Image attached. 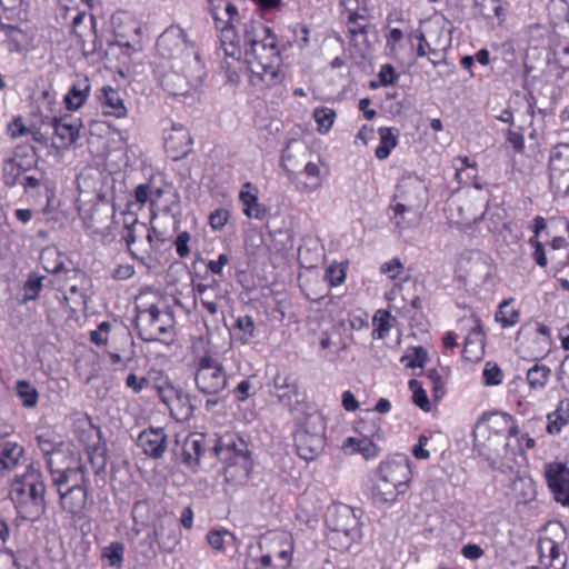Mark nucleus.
Listing matches in <instances>:
<instances>
[{
	"instance_id": "f257e3e1",
	"label": "nucleus",
	"mask_w": 569,
	"mask_h": 569,
	"mask_svg": "<svg viewBox=\"0 0 569 569\" xmlns=\"http://www.w3.org/2000/svg\"><path fill=\"white\" fill-rule=\"evenodd\" d=\"M48 469L56 487L62 509L72 516H81L88 499V478L82 466L54 470L51 459L47 461Z\"/></svg>"
},
{
	"instance_id": "f03ea898",
	"label": "nucleus",
	"mask_w": 569,
	"mask_h": 569,
	"mask_svg": "<svg viewBox=\"0 0 569 569\" xmlns=\"http://www.w3.org/2000/svg\"><path fill=\"white\" fill-rule=\"evenodd\" d=\"M411 480L409 459L399 456L381 462L375 476L372 497L376 502L390 503L403 495Z\"/></svg>"
},
{
	"instance_id": "7ed1b4c3",
	"label": "nucleus",
	"mask_w": 569,
	"mask_h": 569,
	"mask_svg": "<svg viewBox=\"0 0 569 569\" xmlns=\"http://www.w3.org/2000/svg\"><path fill=\"white\" fill-rule=\"evenodd\" d=\"M212 450L224 463L223 476L226 482L237 487L249 480L252 458L248 445L242 439L219 441L212 447Z\"/></svg>"
},
{
	"instance_id": "20e7f679",
	"label": "nucleus",
	"mask_w": 569,
	"mask_h": 569,
	"mask_svg": "<svg viewBox=\"0 0 569 569\" xmlns=\"http://www.w3.org/2000/svg\"><path fill=\"white\" fill-rule=\"evenodd\" d=\"M206 68L200 57L190 52V62L176 61L161 79L163 89L170 96H187L202 86Z\"/></svg>"
},
{
	"instance_id": "39448f33",
	"label": "nucleus",
	"mask_w": 569,
	"mask_h": 569,
	"mask_svg": "<svg viewBox=\"0 0 569 569\" xmlns=\"http://www.w3.org/2000/svg\"><path fill=\"white\" fill-rule=\"evenodd\" d=\"M326 426L321 413L313 411L305 416L295 435L298 455L306 461L315 460L325 449Z\"/></svg>"
},
{
	"instance_id": "423d86ee",
	"label": "nucleus",
	"mask_w": 569,
	"mask_h": 569,
	"mask_svg": "<svg viewBox=\"0 0 569 569\" xmlns=\"http://www.w3.org/2000/svg\"><path fill=\"white\" fill-rule=\"evenodd\" d=\"M134 325L143 341H166L173 330V317L170 311L160 310L156 305L146 309L137 307Z\"/></svg>"
},
{
	"instance_id": "0eeeda50",
	"label": "nucleus",
	"mask_w": 569,
	"mask_h": 569,
	"mask_svg": "<svg viewBox=\"0 0 569 569\" xmlns=\"http://www.w3.org/2000/svg\"><path fill=\"white\" fill-rule=\"evenodd\" d=\"M250 82L259 88L274 86L279 79V52L277 44H263L262 51L246 58Z\"/></svg>"
},
{
	"instance_id": "6e6552de",
	"label": "nucleus",
	"mask_w": 569,
	"mask_h": 569,
	"mask_svg": "<svg viewBox=\"0 0 569 569\" xmlns=\"http://www.w3.org/2000/svg\"><path fill=\"white\" fill-rule=\"evenodd\" d=\"M46 487L42 481V475L38 468L30 465L27 471L17 476L11 485L10 498L18 506L28 501L37 509L44 506Z\"/></svg>"
},
{
	"instance_id": "1a4fd4ad",
	"label": "nucleus",
	"mask_w": 569,
	"mask_h": 569,
	"mask_svg": "<svg viewBox=\"0 0 569 569\" xmlns=\"http://www.w3.org/2000/svg\"><path fill=\"white\" fill-rule=\"evenodd\" d=\"M194 382L201 393L216 396L226 389L228 377L221 362L207 355L198 360Z\"/></svg>"
},
{
	"instance_id": "9d476101",
	"label": "nucleus",
	"mask_w": 569,
	"mask_h": 569,
	"mask_svg": "<svg viewBox=\"0 0 569 569\" xmlns=\"http://www.w3.org/2000/svg\"><path fill=\"white\" fill-rule=\"evenodd\" d=\"M480 455L483 456L492 469L501 471L512 470L517 463V457L522 453L518 440L511 445L506 439H491L487 437L480 445Z\"/></svg>"
},
{
	"instance_id": "9b49d317",
	"label": "nucleus",
	"mask_w": 569,
	"mask_h": 569,
	"mask_svg": "<svg viewBox=\"0 0 569 569\" xmlns=\"http://www.w3.org/2000/svg\"><path fill=\"white\" fill-rule=\"evenodd\" d=\"M157 51L164 59L181 63L190 62V52L200 57L198 50L190 43L180 28L167 29L157 40Z\"/></svg>"
},
{
	"instance_id": "f8f14e48",
	"label": "nucleus",
	"mask_w": 569,
	"mask_h": 569,
	"mask_svg": "<svg viewBox=\"0 0 569 569\" xmlns=\"http://www.w3.org/2000/svg\"><path fill=\"white\" fill-rule=\"evenodd\" d=\"M178 543V528L172 518H159L153 523L151 535H148L147 539L141 542L147 548L142 550V555L146 559H152L157 556L156 545L164 551L171 552Z\"/></svg>"
},
{
	"instance_id": "ddd939ff",
	"label": "nucleus",
	"mask_w": 569,
	"mask_h": 569,
	"mask_svg": "<svg viewBox=\"0 0 569 569\" xmlns=\"http://www.w3.org/2000/svg\"><path fill=\"white\" fill-rule=\"evenodd\" d=\"M331 540L340 543L339 548L348 550L359 537L358 520L349 507L337 508L328 518Z\"/></svg>"
},
{
	"instance_id": "4468645a",
	"label": "nucleus",
	"mask_w": 569,
	"mask_h": 569,
	"mask_svg": "<svg viewBox=\"0 0 569 569\" xmlns=\"http://www.w3.org/2000/svg\"><path fill=\"white\" fill-rule=\"evenodd\" d=\"M160 400L167 406L170 416L177 421H187L193 413L191 398L181 388L173 386L170 381H164L156 386Z\"/></svg>"
},
{
	"instance_id": "2eb2a0df",
	"label": "nucleus",
	"mask_w": 569,
	"mask_h": 569,
	"mask_svg": "<svg viewBox=\"0 0 569 569\" xmlns=\"http://www.w3.org/2000/svg\"><path fill=\"white\" fill-rule=\"evenodd\" d=\"M81 122L72 116L44 117L43 127L52 130L57 141H52L57 148H66L72 144L79 137Z\"/></svg>"
},
{
	"instance_id": "dca6fc26",
	"label": "nucleus",
	"mask_w": 569,
	"mask_h": 569,
	"mask_svg": "<svg viewBox=\"0 0 569 569\" xmlns=\"http://www.w3.org/2000/svg\"><path fill=\"white\" fill-rule=\"evenodd\" d=\"M277 44L274 34L271 29L264 26L262 22L250 19L243 23L241 43L248 46L246 49V58L262 51L263 44Z\"/></svg>"
},
{
	"instance_id": "f3484780",
	"label": "nucleus",
	"mask_w": 569,
	"mask_h": 569,
	"mask_svg": "<svg viewBox=\"0 0 569 569\" xmlns=\"http://www.w3.org/2000/svg\"><path fill=\"white\" fill-rule=\"evenodd\" d=\"M270 395L276 397L283 407H287L290 410L303 400V396L299 391L297 381L288 373H277L274 376L270 388Z\"/></svg>"
},
{
	"instance_id": "a211bd4d",
	"label": "nucleus",
	"mask_w": 569,
	"mask_h": 569,
	"mask_svg": "<svg viewBox=\"0 0 569 569\" xmlns=\"http://www.w3.org/2000/svg\"><path fill=\"white\" fill-rule=\"evenodd\" d=\"M546 478L548 486L552 491L555 499L565 505H569V468L562 463H550L546 468Z\"/></svg>"
},
{
	"instance_id": "6ab92c4d",
	"label": "nucleus",
	"mask_w": 569,
	"mask_h": 569,
	"mask_svg": "<svg viewBox=\"0 0 569 569\" xmlns=\"http://www.w3.org/2000/svg\"><path fill=\"white\" fill-rule=\"evenodd\" d=\"M191 137L181 124H172L164 137V149L172 160H179L191 151Z\"/></svg>"
},
{
	"instance_id": "aec40b11",
	"label": "nucleus",
	"mask_w": 569,
	"mask_h": 569,
	"mask_svg": "<svg viewBox=\"0 0 569 569\" xmlns=\"http://www.w3.org/2000/svg\"><path fill=\"white\" fill-rule=\"evenodd\" d=\"M137 445L143 452L153 458L163 457L167 449V435L163 428H149L143 430L137 439Z\"/></svg>"
},
{
	"instance_id": "412c9836",
	"label": "nucleus",
	"mask_w": 569,
	"mask_h": 569,
	"mask_svg": "<svg viewBox=\"0 0 569 569\" xmlns=\"http://www.w3.org/2000/svg\"><path fill=\"white\" fill-rule=\"evenodd\" d=\"M510 425V415L505 412H490L485 413L479 420L475 437H478V433L482 435L485 432L488 433V437L491 439H506V431Z\"/></svg>"
},
{
	"instance_id": "4be33fe9",
	"label": "nucleus",
	"mask_w": 569,
	"mask_h": 569,
	"mask_svg": "<svg viewBox=\"0 0 569 569\" xmlns=\"http://www.w3.org/2000/svg\"><path fill=\"white\" fill-rule=\"evenodd\" d=\"M206 451V438L202 433H193L186 438L181 447L182 463L194 469Z\"/></svg>"
},
{
	"instance_id": "5701e85b",
	"label": "nucleus",
	"mask_w": 569,
	"mask_h": 569,
	"mask_svg": "<svg viewBox=\"0 0 569 569\" xmlns=\"http://www.w3.org/2000/svg\"><path fill=\"white\" fill-rule=\"evenodd\" d=\"M216 29L220 33V44L228 58L239 62L241 56V36L236 31V24H219Z\"/></svg>"
},
{
	"instance_id": "b1692460",
	"label": "nucleus",
	"mask_w": 569,
	"mask_h": 569,
	"mask_svg": "<svg viewBox=\"0 0 569 569\" xmlns=\"http://www.w3.org/2000/svg\"><path fill=\"white\" fill-rule=\"evenodd\" d=\"M240 200L243 203V212L248 218L261 220L267 210L258 202V189L251 182H246L240 191Z\"/></svg>"
},
{
	"instance_id": "393cba45",
	"label": "nucleus",
	"mask_w": 569,
	"mask_h": 569,
	"mask_svg": "<svg viewBox=\"0 0 569 569\" xmlns=\"http://www.w3.org/2000/svg\"><path fill=\"white\" fill-rule=\"evenodd\" d=\"M100 100L106 114L113 116L116 118H124L127 116V107L124 106L119 91L116 89L111 87H103Z\"/></svg>"
},
{
	"instance_id": "a878e982",
	"label": "nucleus",
	"mask_w": 569,
	"mask_h": 569,
	"mask_svg": "<svg viewBox=\"0 0 569 569\" xmlns=\"http://www.w3.org/2000/svg\"><path fill=\"white\" fill-rule=\"evenodd\" d=\"M90 92V82L88 78L77 80L64 97L66 106L69 110L81 108Z\"/></svg>"
},
{
	"instance_id": "bb28decb",
	"label": "nucleus",
	"mask_w": 569,
	"mask_h": 569,
	"mask_svg": "<svg viewBox=\"0 0 569 569\" xmlns=\"http://www.w3.org/2000/svg\"><path fill=\"white\" fill-rule=\"evenodd\" d=\"M346 24L353 44L356 47L367 48L369 46L367 39V32L369 27L368 21H362L361 18H346Z\"/></svg>"
},
{
	"instance_id": "cd10ccee",
	"label": "nucleus",
	"mask_w": 569,
	"mask_h": 569,
	"mask_svg": "<svg viewBox=\"0 0 569 569\" xmlns=\"http://www.w3.org/2000/svg\"><path fill=\"white\" fill-rule=\"evenodd\" d=\"M547 430L549 433H558L569 421V399L561 400L558 408L548 415Z\"/></svg>"
},
{
	"instance_id": "c85d7f7f",
	"label": "nucleus",
	"mask_w": 569,
	"mask_h": 569,
	"mask_svg": "<svg viewBox=\"0 0 569 569\" xmlns=\"http://www.w3.org/2000/svg\"><path fill=\"white\" fill-rule=\"evenodd\" d=\"M339 4L346 18H361L362 21H369L370 9L368 0H340Z\"/></svg>"
},
{
	"instance_id": "c756f323",
	"label": "nucleus",
	"mask_w": 569,
	"mask_h": 569,
	"mask_svg": "<svg viewBox=\"0 0 569 569\" xmlns=\"http://www.w3.org/2000/svg\"><path fill=\"white\" fill-rule=\"evenodd\" d=\"M171 187L164 183L162 187H152L150 183L139 184L136 189V200L139 203L150 201L156 203L166 192H169Z\"/></svg>"
},
{
	"instance_id": "7c9ffc66",
	"label": "nucleus",
	"mask_w": 569,
	"mask_h": 569,
	"mask_svg": "<svg viewBox=\"0 0 569 569\" xmlns=\"http://www.w3.org/2000/svg\"><path fill=\"white\" fill-rule=\"evenodd\" d=\"M101 559L107 560L112 568L120 569L124 561V546L120 541H112L102 548Z\"/></svg>"
},
{
	"instance_id": "2f4dec72",
	"label": "nucleus",
	"mask_w": 569,
	"mask_h": 569,
	"mask_svg": "<svg viewBox=\"0 0 569 569\" xmlns=\"http://www.w3.org/2000/svg\"><path fill=\"white\" fill-rule=\"evenodd\" d=\"M511 490L521 502H528L536 496L535 482L529 477H517L512 481Z\"/></svg>"
},
{
	"instance_id": "473e14b6",
	"label": "nucleus",
	"mask_w": 569,
	"mask_h": 569,
	"mask_svg": "<svg viewBox=\"0 0 569 569\" xmlns=\"http://www.w3.org/2000/svg\"><path fill=\"white\" fill-rule=\"evenodd\" d=\"M380 143L376 149V157L378 159H386L389 157L391 150L397 146L398 133L392 128H380Z\"/></svg>"
},
{
	"instance_id": "72a5a7b5",
	"label": "nucleus",
	"mask_w": 569,
	"mask_h": 569,
	"mask_svg": "<svg viewBox=\"0 0 569 569\" xmlns=\"http://www.w3.org/2000/svg\"><path fill=\"white\" fill-rule=\"evenodd\" d=\"M343 448H351L352 452H360L366 459L377 457L378 447L368 438L355 439L349 437L343 442Z\"/></svg>"
},
{
	"instance_id": "f704fd0d",
	"label": "nucleus",
	"mask_w": 569,
	"mask_h": 569,
	"mask_svg": "<svg viewBox=\"0 0 569 569\" xmlns=\"http://www.w3.org/2000/svg\"><path fill=\"white\" fill-rule=\"evenodd\" d=\"M551 375L550 368L543 365H535L527 372V380L532 389H543Z\"/></svg>"
},
{
	"instance_id": "c9c22d12",
	"label": "nucleus",
	"mask_w": 569,
	"mask_h": 569,
	"mask_svg": "<svg viewBox=\"0 0 569 569\" xmlns=\"http://www.w3.org/2000/svg\"><path fill=\"white\" fill-rule=\"evenodd\" d=\"M208 289H219V282L212 280L210 283H198L194 286V291L200 296L202 306L210 315H216L218 311V305L212 299V295H208Z\"/></svg>"
},
{
	"instance_id": "e433bc0d",
	"label": "nucleus",
	"mask_w": 569,
	"mask_h": 569,
	"mask_svg": "<svg viewBox=\"0 0 569 569\" xmlns=\"http://www.w3.org/2000/svg\"><path fill=\"white\" fill-rule=\"evenodd\" d=\"M17 395L27 408H33L38 403L39 395L37 389L28 381L20 380L16 386Z\"/></svg>"
},
{
	"instance_id": "4c0bfd02",
	"label": "nucleus",
	"mask_w": 569,
	"mask_h": 569,
	"mask_svg": "<svg viewBox=\"0 0 569 569\" xmlns=\"http://www.w3.org/2000/svg\"><path fill=\"white\" fill-rule=\"evenodd\" d=\"M510 305L511 300H505L495 316L503 328L515 326L519 320V311Z\"/></svg>"
},
{
	"instance_id": "58836bf2",
	"label": "nucleus",
	"mask_w": 569,
	"mask_h": 569,
	"mask_svg": "<svg viewBox=\"0 0 569 569\" xmlns=\"http://www.w3.org/2000/svg\"><path fill=\"white\" fill-rule=\"evenodd\" d=\"M539 552L540 559L543 561L545 558L549 559L548 565H552L560 558V549L558 543L549 537H543L539 540Z\"/></svg>"
},
{
	"instance_id": "ea45409f",
	"label": "nucleus",
	"mask_w": 569,
	"mask_h": 569,
	"mask_svg": "<svg viewBox=\"0 0 569 569\" xmlns=\"http://www.w3.org/2000/svg\"><path fill=\"white\" fill-rule=\"evenodd\" d=\"M313 118L318 124V131L327 133L333 124L336 112L330 108H316L313 110Z\"/></svg>"
},
{
	"instance_id": "a19ab883",
	"label": "nucleus",
	"mask_w": 569,
	"mask_h": 569,
	"mask_svg": "<svg viewBox=\"0 0 569 569\" xmlns=\"http://www.w3.org/2000/svg\"><path fill=\"white\" fill-rule=\"evenodd\" d=\"M254 322L250 316L238 317L234 325V330L239 331L237 340L241 343L248 342L254 335Z\"/></svg>"
},
{
	"instance_id": "79ce46f5",
	"label": "nucleus",
	"mask_w": 569,
	"mask_h": 569,
	"mask_svg": "<svg viewBox=\"0 0 569 569\" xmlns=\"http://www.w3.org/2000/svg\"><path fill=\"white\" fill-rule=\"evenodd\" d=\"M550 164L560 171L569 168V144L561 143L555 147L550 157Z\"/></svg>"
},
{
	"instance_id": "37998d69",
	"label": "nucleus",
	"mask_w": 569,
	"mask_h": 569,
	"mask_svg": "<svg viewBox=\"0 0 569 569\" xmlns=\"http://www.w3.org/2000/svg\"><path fill=\"white\" fill-rule=\"evenodd\" d=\"M452 167L455 169V178H460L463 172H466L468 178H477V163L471 162L468 157L455 158Z\"/></svg>"
},
{
	"instance_id": "c03bdc74",
	"label": "nucleus",
	"mask_w": 569,
	"mask_h": 569,
	"mask_svg": "<svg viewBox=\"0 0 569 569\" xmlns=\"http://www.w3.org/2000/svg\"><path fill=\"white\" fill-rule=\"evenodd\" d=\"M126 228L128 232L123 238L128 248L139 239L143 238L147 232V223L140 222L138 219H133V221L130 224H127Z\"/></svg>"
},
{
	"instance_id": "a18cd8bd",
	"label": "nucleus",
	"mask_w": 569,
	"mask_h": 569,
	"mask_svg": "<svg viewBox=\"0 0 569 569\" xmlns=\"http://www.w3.org/2000/svg\"><path fill=\"white\" fill-rule=\"evenodd\" d=\"M483 346V331L478 321H476L475 327L470 330L465 340V353H469L472 349L479 347L480 349Z\"/></svg>"
},
{
	"instance_id": "49530a36",
	"label": "nucleus",
	"mask_w": 569,
	"mask_h": 569,
	"mask_svg": "<svg viewBox=\"0 0 569 569\" xmlns=\"http://www.w3.org/2000/svg\"><path fill=\"white\" fill-rule=\"evenodd\" d=\"M22 453V447L18 446L17 443H7L2 448L0 456L3 460H6L7 465L11 469L17 465Z\"/></svg>"
},
{
	"instance_id": "de8ad7c7",
	"label": "nucleus",
	"mask_w": 569,
	"mask_h": 569,
	"mask_svg": "<svg viewBox=\"0 0 569 569\" xmlns=\"http://www.w3.org/2000/svg\"><path fill=\"white\" fill-rule=\"evenodd\" d=\"M409 387L413 393V402L425 411L430 410V401L427 393L421 388V383L418 380H410Z\"/></svg>"
},
{
	"instance_id": "09e8293b",
	"label": "nucleus",
	"mask_w": 569,
	"mask_h": 569,
	"mask_svg": "<svg viewBox=\"0 0 569 569\" xmlns=\"http://www.w3.org/2000/svg\"><path fill=\"white\" fill-rule=\"evenodd\" d=\"M503 373L501 369L491 362H487L483 369V379L487 386H497L502 381Z\"/></svg>"
},
{
	"instance_id": "8fccbe9b",
	"label": "nucleus",
	"mask_w": 569,
	"mask_h": 569,
	"mask_svg": "<svg viewBox=\"0 0 569 569\" xmlns=\"http://www.w3.org/2000/svg\"><path fill=\"white\" fill-rule=\"evenodd\" d=\"M230 214L227 209L218 208L209 216V224L213 230H221L228 222Z\"/></svg>"
},
{
	"instance_id": "3c124183",
	"label": "nucleus",
	"mask_w": 569,
	"mask_h": 569,
	"mask_svg": "<svg viewBox=\"0 0 569 569\" xmlns=\"http://www.w3.org/2000/svg\"><path fill=\"white\" fill-rule=\"evenodd\" d=\"M29 133L31 134L32 139L41 144H48L51 136L52 130L48 129L47 127H43V118L41 119V124L39 127L32 126L29 128Z\"/></svg>"
},
{
	"instance_id": "603ef678",
	"label": "nucleus",
	"mask_w": 569,
	"mask_h": 569,
	"mask_svg": "<svg viewBox=\"0 0 569 569\" xmlns=\"http://www.w3.org/2000/svg\"><path fill=\"white\" fill-rule=\"evenodd\" d=\"M475 4L479 8V12L487 17H490L491 12L499 17L502 10L501 6L496 3V0H475Z\"/></svg>"
},
{
	"instance_id": "864d4df0",
	"label": "nucleus",
	"mask_w": 569,
	"mask_h": 569,
	"mask_svg": "<svg viewBox=\"0 0 569 569\" xmlns=\"http://www.w3.org/2000/svg\"><path fill=\"white\" fill-rule=\"evenodd\" d=\"M553 57L563 70L569 69V42L557 44L553 49Z\"/></svg>"
},
{
	"instance_id": "5fc2aeb1",
	"label": "nucleus",
	"mask_w": 569,
	"mask_h": 569,
	"mask_svg": "<svg viewBox=\"0 0 569 569\" xmlns=\"http://www.w3.org/2000/svg\"><path fill=\"white\" fill-rule=\"evenodd\" d=\"M44 277L30 276L26 282V299H36L41 287Z\"/></svg>"
},
{
	"instance_id": "6e6d98bb",
	"label": "nucleus",
	"mask_w": 569,
	"mask_h": 569,
	"mask_svg": "<svg viewBox=\"0 0 569 569\" xmlns=\"http://www.w3.org/2000/svg\"><path fill=\"white\" fill-rule=\"evenodd\" d=\"M401 270L402 263L399 258H393L380 267L381 273L387 274L390 279H396Z\"/></svg>"
},
{
	"instance_id": "4d7b16f0",
	"label": "nucleus",
	"mask_w": 569,
	"mask_h": 569,
	"mask_svg": "<svg viewBox=\"0 0 569 569\" xmlns=\"http://www.w3.org/2000/svg\"><path fill=\"white\" fill-rule=\"evenodd\" d=\"M309 33H310V30H309L308 26L300 24V23L297 24L293 28L295 42L300 48H306L309 44Z\"/></svg>"
},
{
	"instance_id": "13d9d810",
	"label": "nucleus",
	"mask_w": 569,
	"mask_h": 569,
	"mask_svg": "<svg viewBox=\"0 0 569 569\" xmlns=\"http://www.w3.org/2000/svg\"><path fill=\"white\" fill-rule=\"evenodd\" d=\"M189 240H190L189 232L183 231L178 234V237L174 241V244H176V250H177V253L179 254V257L184 258V257L189 256V253H190V249L188 247Z\"/></svg>"
},
{
	"instance_id": "bf43d9fd",
	"label": "nucleus",
	"mask_w": 569,
	"mask_h": 569,
	"mask_svg": "<svg viewBox=\"0 0 569 569\" xmlns=\"http://www.w3.org/2000/svg\"><path fill=\"white\" fill-rule=\"evenodd\" d=\"M224 537L232 538V535H230L227 531H224V532L211 531V532L208 533L207 538H208L209 545L213 549L221 551L223 549V546H224Z\"/></svg>"
},
{
	"instance_id": "052dcab7",
	"label": "nucleus",
	"mask_w": 569,
	"mask_h": 569,
	"mask_svg": "<svg viewBox=\"0 0 569 569\" xmlns=\"http://www.w3.org/2000/svg\"><path fill=\"white\" fill-rule=\"evenodd\" d=\"M228 0H209V10L214 20V26L222 24L223 16L220 14L219 10L224 6Z\"/></svg>"
},
{
	"instance_id": "680f3d73",
	"label": "nucleus",
	"mask_w": 569,
	"mask_h": 569,
	"mask_svg": "<svg viewBox=\"0 0 569 569\" xmlns=\"http://www.w3.org/2000/svg\"><path fill=\"white\" fill-rule=\"evenodd\" d=\"M222 16H223L222 24H228V22H230V24H236V22H238V20H239L238 9L230 1L226 2Z\"/></svg>"
},
{
	"instance_id": "e2e57ef3",
	"label": "nucleus",
	"mask_w": 569,
	"mask_h": 569,
	"mask_svg": "<svg viewBox=\"0 0 569 569\" xmlns=\"http://www.w3.org/2000/svg\"><path fill=\"white\" fill-rule=\"evenodd\" d=\"M90 462L97 475L104 471L107 465L104 451H99L98 449H96L94 453L90 455Z\"/></svg>"
},
{
	"instance_id": "0e129e2a",
	"label": "nucleus",
	"mask_w": 569,
	"mask_h": 569,
	"mask_svg": "<svg viewBox=\"0 0 569 569\" xmlns=\"http://www.w3.org/2000/svg\"><path fill=\"white\" fill-rule=\"evenodd\" d=\"M326 278L332 287H337L345 281L346 274L341 268L330 267L327 270Z\"/></svg>"
},
{
	"instance_id": "69168bd1",
	"label": "nucleus",
	"mask_w": 569,
	"mask_h": 569,
	"mask_svg": "<svg viewBox=\"0 0 569 569\" xmlns=\"http://www.w3.org/2000/svg\"><path fill=\"white\" fill-rule=\"evenodd\" d=\"M379 78L382 86L392 84L397 78L393 67L390 64L382 66L379 72Z\"/></svg>"
},
{
	"instance_id": "338daca9",
	"label": "nucleus",
	"mask_w": 569,
	"mask_h": 569,
	"mask_svg": "<svg viewBox=\"0 0 569 569\" xmlns=\"http://www.w3.org/2000/svg\"><path fill=\"white\" fill-rule=\"evenodd\" d=\"M134 274V268L131 264H119L112 271V278L116 280H127Z\"/></svg>"
},
{
	"instance_id": "774afa93",
	"label": "nucleus",
	"mask_w": 569,
	"mask_h": 569,
	"mask_svg": "<svg viewBox=\"0 0 569 569\" xmlns=\"http://www.w3.org/2000/svg\"><path fill=\"white\" fill-rule=\"evenodd\" d=\"M148 383L146 378H139L134 373H130L126 379V386L136 393L140 392Z\"/></svg>"
}]
</instances>
